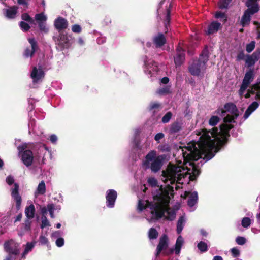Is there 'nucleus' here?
Listing matches in <instances>:
<instances>
[{
    "label": "nucleus",
    "instance_id": "obj_5",
    "mask_svg": "<svg viewBox=\"0 0 260 260\" xmlns=\"http://www.w3.org/2000/svg\"><path fill=\"white\" fill-rule=\"evenodd\" d=\"M181 171L180 167L169 164L168 168L162 171V176L166 179L169 180L171 184H173L176 180L179 181L182 178H185L188 175V174H181Z\"/></svg>",
    "mask_w": 260,
    "mask_h": 260
},
{
    "label": "nucleus",
    "instance_id": "obj_34",
    "mask_svg": "<svg viewBox=\"0 0 260 260\" xmlns=\"http://www.w3.org/2000/svg\"><path fill=\"white\" fill-rule=\"evenodd\" d=\"M220 118L218 116H212L209 120V124L215 126L220 121Z\"/></svg>",
    "mask_w": 260,
    "mask_h": 260
},
{
    "label": "nucleus",
    "instance_id": "obj_13",
    "mask_svg": "<svg viewBox=\"0 0 260 260\" xmlns=\"http://www.w3.org/2000/svg\"><path fill=\"white\" fill-rule=\"evenodd\" d=\"M152 41L156 48H159L166 44L167 39L164 34L159 32L153 38Z\"/></svg>",
    "mask_w": 260,
    "mask_h": 260
},
{
    "label": "nucleus",
    "instance_id": "obj_39",
    "mask_svg": "<svg viewBox=\"0 0 260 260\" xmlns=\"http://www.w3.org/2000/svg\"><path fill=\"white\" fill-rule=\"evenodd\" d=\"M173 116V114L171 112L169 111L167 112L165 115L162 117L161 119V122L163 123H168L171 119L172 118V117Z\"/></svg>",
    "mask_w": 260,
    "mask_h": 260
},
{
    "label": "nucleus",
    "instance_id": "obj_51",
    "mask_svg": "<svg viewBox=\"0 0 260 260\" xmlns=\"http://www.w3.org/2000/svg\"><path fill=\"white\" fill-rule=\"evenodd\" d=\"M160 108H161V104L160 103L157 102H151L149 105V110L151 111Z\"/></svg>",
    "mask_w": 260,
    "mask_h": 260
},
{
    "label": "nucleus",
    "instance_id": "obj_26",
    "mask_svg": "<svg viewBox=\"0 0 260 260\" xmlns=\"http://www.w3.org/2000/svg\"><path fill=\"white\" fill-rule=\"evenodd\" d=\"M190 165L192 166V170L191 174L189 175V178L190 181H193L197 179L201 172L199 167L194 162H190Z\"/></svg>",
    "mask_w": 260,
    "mask_h": 260
},
{
    "label": "nucleus",
    "instance_id": "obj_49",
    "mask_svg": "<svg viewBox=\"0 0 260 260\" xmlns=\"http://www.w3.org/2000/svg\"><path fill=\"white\" fill-rule=\"evenodd\" d=\"M147 181L148 184L152 187L159 186L157 180L154 177L149 178Z\"/></svg>",
    "mask_w": 260,
    "mask_h": 260
},
{
    "label": "nucleus",
    "instance_id": "obj_20",
    "mask_svg": "<svg viewBox=\"0 0 260 260\" xmlns=\"http://www.w3.org/2000/svg\"><path fill=\"white\" fill-rule=\"evenodd\" d=\"M258 0H247L246 2V6L248 7L246 10L251 12L252 13H257L259 10L258 5L257 3Z\"/></svg>",
    "mask_w": 260,
    "mask_h": 260
},
{
    "label": "nucleus",
    "instance_id": "obj_23",
    "mask_svg": "<svg viewBox=\"0 0 260 260\" xmlns=\"http://www.w3.org/2000/svg\"><path fill=\"white\" fill-rule=\"evenodd\" d=\"M259 106L257 102H253L247 108L243 116L244 119H246Z\"/></svg>",
    "mask_w": 260,
    "mask_h": 260
},
{
    "label": "nucleus",
    "instance_id": "obj_4",
    "mask_svg": "<svg viewBox=\"0 0 260 260\" xmlns=\"http://www.w3.org/2000/svg\"><path fill=\"white\" fill-rule=\"evenodd\" d=\"M164 159L163 155L157 156L155 150H151L146 155L143 166L146 169H150L152 172L156 173L162 166Z\"/></svg>",
    "mask_w": 260,
    "mask_h": 260
},
{
    "label": "nucleus",
    "instance_id": "obj_21",
    "mask_svg": "<svg viewBox=\"0 0 260 260\" xmlns=\"http://www.w3.org/2000/svg\"><path fill=\"white\" fill-rule=\"evenodd\" d=\"M69 39L64 34H60L57 44L61 49L68 48L70 46Z\"/></svg>",
    "mask_w": 260,
    "mask_h": 260
},
{
    "label": "nucleus",
    "instance_id": "obj_62",
    "mask_svg": "<svg viewBox=\"0 0 260 260\" xmlns=\"http://www.w3.org/2000/svg\"><path fill=\"white\" fill-rule=\"evenodd\" d=\"M168 216L166 217L167 219L173 220L175 217V214L174 212H167Z\"/></svg>",
    "mask_w": 260,
    "mask_h": 260
},
{
    "label": "nucleus",
    "instance_id": "obj_7",
    "mask_svg": "<svg viewBox=\"0 0 260 260\" xmlns=\"http://www.w3.org/2000/svg\"><path fill=\"white\" fill-rule=\"evenodd\" d=\"M19 245L12 240L6 241L4 244L5 250L10 254L17 255L20 253Z\"/></svg>",
    "mask_w": 260,
    "mask_h": 260
},
{
    "label": "nucleus",
    "instance_id": "obj_35",
    "mask_svg": "<svg viewBox=\"0 0 260 260\" xmlns=\"http://www.w3.org/2000/svg\"><path fill=\"white\" fill-rule=\"evenodd\" d=\"M184 219L183 217H180L177 221L176 231L178 234H179L182 232L183 228Z\"/></svg>",
    "mask_w": 260,
    "mask_h": 260
},
{
    "label": "nucleus",
    "instance_id": "obj_37",
    "mask_svg": "<svg viewBox=\"0 0 260 260\" xmlns=\"http://www.w3.org/2000/svg\"><path fill=\"white\" fill-rule=\"evenodd\" d=\"M21 18L30 24H34V19L27 13H24L21 15Z\"/></svg>",
    "mask_w": 260,
    "mask_h": 260
},
{
    "label": "nucleus",
    "instance_id": "obj_55",
    "mask_svg": "<svg viewBox=\"0 0 260 260\" xmlns=\"http://www.w3.org/2000/svg\"><path fill=\"white\" fill-rule=\"evenodd\" d=\"M246 238L243 237L238 236L236 239V242L240 245H243L246 243Z\"/></svg>",
    "mask_w": 260,
    "mask_h": 260
},
{
    "label": "nucleus",
    "instance_id": "obj_58",
    "mask_svg": "<svg viewBox=\"0 0 260 260\" xmlns=\"http://www.w3.org/2000/svg\"><path fill=\"white\" fill-rule=\"evenodd\" d=\"M64 239L61 237L57 238L56 240V245L59 247L62 246L64 245Z\"/></svg>",
    "mask_w": 260,
    "mask_h": 260
},
{
    "label": "nucleus",
    "instance_id": "obj_40",
    "mask_svg": "<svg viewBox=\"0 0 260 260\" xmlns=\"http://www.w3.org/2000/svg\"><path fill=\"white\" fill-rule=\"evenodd\" d=\"M257 90H260V82L253 84L247 91L250 94H254Z\"/></svg>",
    "mask_w": 260,
    "mask_h": 260
},
{
    "label": "nucleus",
    "instance_id": "obj_19",
    "mask_svg": "<svg viewBox=\"0 0 260 260\" xmlns=\"http://www.w3.org/2000/svg\"><path fill=\"white\" fill-rule=\"evenodd\" d=\"M172 6L170 4L169 7L166 9V14L164 19V24L165 26V34H167L169 30L171 20V9Z\"/></svg>",
    "mask_w": 260,
    "mask_h": 260
},
{
    "label": "nucleus",
    "instance_id": "obj_63",
    "mask_svg": "<svg viewBox=\"0 0 260 260\" xmlns=\"http://www.w3.org/2000/svg\"><path fill=\"white\" fill-rule=\"evenodd\" d=\"M248 87L245 86L244 85L241 84L240 86V89L239 90V93L240 95H242L244 91L246 90V89Z\"/></svg>",
    "mask_w": 260,
    "mask_h": 260
},
{
    "label": "nucleus",
    "instance_id": "obj_59",
    "mask_svg": "<svg viewBox=\"0 0 260 260\" xmlns=\"http://www.w3.org/2000/svg\"><path fill=\"white\" fill-rule=\"evenodd\" d=\"M245 57V54L243 51L239 52L237 54L236 60L238 61L244 60Z\"/></svg>",
    "mask_w": 260,
    "mask_h": 260
},
{
    "label": "nucleus",
    "instance_id": "obj_56",
    "mask_svg": "<svg viewBox=\"0 0 260 260\" xmlns=\"http://www.w3.org/2000/svg\"><path fill=\"white\" fill-rule=\"evenodd\" d=\"M72 30L75 33H80L82 30L81 27L78 24H74L72 26Z\"/></svg>",
    "mask_w": 260,
    "mask_h": 260
},
{
    "label": "nucleus",
    "instance_id": "obj_42",
    "mask_svg": "<svg viewBox=\"0 0 260 260\" xmlns=\"http://www.w3.org/2000/svg\"><path fill=\"white\" fill-rule=\"evenodd\" d=\"M246 63V66L247 68H250L252 66H253L255 62L253 59H252L250 55H247L246 56V58L245 60Z\"/></svg>",
    "mask_w": 260,
    "mask_h": 260
},
{
    "label": "nucleus",
    "instance_id": "obj_44",
    "mask_svg": "<svg viewBox=\"0 0 260 260\" xmlns=\"http://www.w3.org/2000/svg\"><path fill=\"white\" fill-rule=\"evenodd\" d=\"M251 224V220L249 217H244L241 221V225L243 228H247Z\"/></svg>",
    "mask_w": 260,
    "mask_h": 260
},
{
    "label": "nucleus",
    "instance_id": "obj_18",
    "mask_svg": "<svg viewBox=\"0 0 260 260\" xmlns=\"http://www.w3.org/2000/svg\"><path fill=\"white\" fill-rule=\"evenodd\" d=\"M254 78V70L253 69H249L248 71H246L245 74L242 84L247 87H248L250 83L253 81Z\"/></svg>",
    "mask_w": 260,
    "mask_h": 260
},
{
    "label": "nucleus",
    "instance_id": "obj_24",
    "mask_svg": "<svg viewBox=\"0 0 260 260\" xmlns=\"http://www.w3.org/2000/svg\"><path fill=\"white\" fill-rule=\"evenodd\" d=\"M254 14L246 10L245 11L240 21L241 24L243 27H245L249 24L251 20V15Z\"/></svg>",
    "mask_w": 260,
    "mask_h": 260
},
{
    "label": "nucleus",
    "instance_id": "obj_33",
    "mask_svg": "<svg viewBox=\"0 0 260 260\" xmlns=\"http://www.w3.org/2000/svg\"><path fill=\"white\" fill-rule=\"evenodd\" d=\"M158 236V232L157 230L153 228L149 229L148 232V237L150 239H155Z\"/></svg>",
    "mask_w": 260,
    "mask_h": 260
},
{
    "label": "nucleus",
    "instance_id": "obj_6",
    "mask_svg": "<svg viewBox=\"0 0 260 260\" xmlns=\"http://www.w3.org/2000/svg\"><path fill=\"white\" fill-rule=\"evenodd\" d=\"M27 148V145L26 144L18 147L19 154L21 155L22 161L26 166L29 167L32 164L35 156L32 151Z\"/></svg>",
    "mask_w": 260,
    "mask_h": 260
},
{
    "label": "nucleus",
    "instance_id": "obj_25",
    "mask_svg": "<svg viewBox=\"0 0 260 260\" xmlns=\"http://www.w3.org/2000/svg\"><path fill=\"white\" fill-rule=\"evenodd\" d=\"M18 7L13 6L6 10L5 16L9 19H14L18 12Z\"/></svg>",
    "mask_w": 260,
    "mask_h": 260
},
{
    "label": "nucleus",
    "instance_id": "obj_14",
    "mask_svg": "<svg viewBox=\"0 0 260 260\" xmlns=\"http://www.w3.org/2000/svg\"><path fill=\"white\" fill-rule=\"evenodd\" d=\"M44 72L41 68L38 70L36 67H34L31 73L30 76L32 79L33 83H37L39 80L44 78Z\"/></svg>",
    "mask_w": 260,
    "mask_h": 260
},
{
    "label": "nucleus",
    "instance_id": "obj_27",
    "mask_svg": "<svg viewBox=\"0 0 260 260\" xmlns=\"http://www.w3.org/2000/svg\"><path fill=\"white\" fill-rule=\"evenodd\" d=\"M183 243V239L181 236H179L176 241L175 243V249H171V253H173L174 251H175V253L176 254L178 255L179 254L181 247L182 246Z\"/></svg>",
    "mask_w": 260,
    "mask_h": 260
},
{
    "label": "nucleus",
    "instance_id": "obj_36",
    "mask_svg": "<svg viewBox=\"0 0 260 260\" xmlns=\"http://www.w3.org/2000/svg\"><path fill=\"white\" fill-rule=\"evenodd\" d=\"M32 218H27L25 219L24 222L23 223V225L24 226V229L25 231H30L31 230V219Z\"/></svg>",
    "mask_w": 260,
    "mask_h": 260
},
{
    "label": "nucleus",
    "instance_id": "obj_28",
    "mask_svg": "<svg viewBox=\"0 0 260 260\" xmlns=\"http://www.w3.org/2000/svg\"><path fill=\"white\" fill-rule=\"evenodd\" d=\"M198 198V195L197 192L193 191L191 193L187 201V205L190 207H193L197 203Z\"/></svg>",
    "mask_w": 260,
    "mask_h": 260
},
{
    "label": "nucleus",
    "instance_id": "obj_45",
    "mask_svg": "<svg viewBox=\"0 0 260 260\" xmlns=\"http://www.w3.org/2000/svg\"><path fill=\"white\" fill-rule=\"evenodd\" d=\"M250 56L251 57L252 59H253L255 62L258 61L259 58H260V48L256 49Z\"/></svg>",
    "mask_w": 260,
    "mask_h": 260
},
{
    "label": "nucleus",
    "instance_id": "obj_22",
    "mask_svg": "<svg viewBox=\"0 0 260 260\" xmlns=\"http://www.w3.org/2000/svg\"><path fill=\"white\" fill-rule=\"evenodd\" d=\"M221 27L220 23L217 21H213L208 26L207 34L209 35L217 32Z\"/></svg>",
    "mask_w": 260,
    "mask_h": 260
},
{
    "label": "nucleus",
    "instance_id": "obj_41",
    "mask_svg": "<svg viewBox=\"0 0 260 260\" xmlns=\"http://www.w3.org/2000/svg\"><path fill=\"white\" fill-rule=\"evenodd\" d=\"M198 249L202 252H206L208 250L207 244L203 241L200 242L197 245Z\"/></svg>",
    "mask_w": 260,
    "mask_h": 260
},
{
    "label": "nucleus",
    "instance_id": "obj_32",
    "mask_svg": "<svg viewBox=\"0 0 260 260\" xmlns=\"http://www.w3.org/2000/svg\"><path fill=\"white\" fill-rule=\"evenodd\" d=\"M46 192V186L45 182L44 181H42L40 183H39L37 188V193L39 194L43 195Z\"/></svg>",
    "mask_w": 260,
    "mask_h": 260
},
{
    "label": "nucleus",
    "instance_id": "obj_48",
    "mask_svg": "<svg viewBox=\"0 0 260 260\" xmlns=\"http://www.w3.org/2000/svg\"><path fill=\"white\" fill-rule=\"evenodd\" d=\"M19 26L21 27V29L24 31H27L30 28V26H29V25L24 21H21L19 23Z\"/></svg>",
    "mask_w": 260,
    "mask_h": 260
},
{
    "label": "nucleus",
    "instance_id": "obj_3",
    "mask_svg": "<svg viewBox=\"0 0 260 260\" xmlns=\"http://www.w3.org/2000/svg\"><path fill=\"white\" fill-rule=\"evenodd\" d=\"M209 50L207 46L203 50L198 59L193 60L188 66V71L193 76H198L202 71L206 69V63L209 60Z\"/></svg>",
    "mask_w": 260,
    "mask_h": 260
},
{
    "label": "nucleus",
    "instance_id": "obj_15",
    "mask_svg": "<svg viewBox=\"0 0 260 260\" xmlns=\"http://www.w3.org/2000/svg\"><path fill=\"white\" fill-rule=\"evenodd\" d=\"M183 123L181 120L177 119L172 122L170 125L168 130L170 134H175L179 133L182 129Z\"/></svg>",
    "mask_w": 260,
    "mask_h": 260
},
{
    "label": "nucleus",
    "instance_id": "obj_9",
    "mask_svg": "<svg viewBox=\"0 0 260 260\" xmlns=\"http://www.w3.org/2000/svg\"><path fill=\"white\" fill-rule=\"evenodd\" d=\"M185 51L178 44L176 49V55L174 57V60L176 66H180L185 59Z\"/></svg>",
    "mask_w": 260,
    "mask_h": 260
},
{
    "label": "nucleus",
    "instance_id": "obj_47",
    "mask_svg": "<svg viewBox=\"0 0 260 260\" xmlns=\"http://www.w3.org/2000/svg\"><path fill=\"white\" fill-rule=\"evenodd\" d=\"M215 17L217 19H223L224 22H225L227 20V16H226L225 13L222 12L221 11L217 12L215 13Z\"/></svg>",
    "mask_w": 260,
    "mask_h": 260
},
{
    "label": "nucleus",
    "instance_id": "obj_16",
    "mask_svg": "<svg viewBox=\"0 0 260 260\" xmlns=\"http://www.w3.org/2000/svg\"><path fill=\"white\" fill-rule=\"evenodd\" d=\"M190 151V153L187 154L186 156H185V154L183 153V157L188 159L190 161H197L200 158H201V155L199 153V150L197 148H193V151L192 150L191 148L188 150Z\"/></svg>",
    "mask_w": 260,
    "mask_h": 260
},
{
    "label": "nucleus",
    "instance_id": "obj_61",
    "mask_svg": "<svg viewBox=\"0 0 260 260\" xmlns=\"http://www.w3.org/2000/svg\"><path fill=\"white\" fill-rule=\"evenodd\" d=\"M165 137V135L162 133H158L156 134L154 137V139L156 141H159Z\"/></svg>",
    "mask_w": 260,
    "mask_h": 260
},
{
    "label": "nucleus",
    "instance_id": "obj_1",
    "mask_svg": "<svg viewBox=\"0 0 260 260\" xmlns=\"http://www.w3.org/2000/svg\"><path fill=\"white\" fill-rule=\"evenodd\" d=\"M223 122L225 123L220 125V131L216 127H214L211 131L202 130L203 133L199 140V147L201 149H210L215 146L220 149L227 144L230 136L229 132L234 127L231 123L236 121L228 114L224 117Z\"/></svg>",
    "mask_w": 260,
    "mask_h": 260
},
{
    "label": "nucleus",
    "instance_id": "obj_17",
    "mask_svg": "<svg viewBox=\"0 0 260 260\" xmlns=\"http://www.w3.org/2000/svg\"><path fill=\"white\" fill-rule=\"evenodd\" d=\"M68 24V21L61 17H59L56 19L54 23L55 28L59 31L67 28Z\"/></svg>",
    "mask_w": 260,
    "mask_h": 260
},
{
    "label": "nucleus",
    "instance_id": "obj_12",
    "mask_svg": "<svg viewBox=\"0 0 260 260\" xmlns=\"http://www.w3.org/2000/svg\"><path fill=\"white\" fill-rule=\"evenodd\" d=\"M168 247V237L167 235L164 234L160 238L159 242L156 248V256H158L163 250Z\"/></svg>",
    "mask_w": 260,
    "mask_h": 260
},
{
    "label": "nucleus",
    "instance_id": "obj_52",
    "mask_svg": "<svg viewBox=\"0 0 260 260\" xmlns=\"http://www.w3.org/2000/svg\"><path fill=\"white\" fill-rule=\"evenodd\" d=\"M39 243L42 245H48L49 244V241H48V239L45 236H44L43 235H41L39 237Z\"/></svg>",
    "mask_w": 260,
    "mask_h": 260
},
{
    "label": "nucleus",
    "instance_id": "obj_57",
    "mask_svg": "<svg viewBox=\"0 0 260 260\" xmlns=\"http://www.w3.org/2000/svg\"><path fill=\"white\" fill-rule=\"evenodd\" d=\"M49 222L47 220V218L45 216L44 218L42 219V223L41 224V228L44 229L45 227L47 226H49Z\"/></svg>",
    "mask_w": 260,
    "mask_h": 260
},
{
    "label": "nucleus",
    "instance_id": "obj_10",
    "mask_svg": "<svg viewBox=\"0 0 260 260\" xmlns=\"http://www.w3.org/2000/svg\"><path fill=\"white\" fill-rule=\"evenodd\" d=\"M117 197V193L114 189H109L106 192V205L109 208H113Z\"/></svg>",
    "mask_w": 260,
    "mask_h": 260
},
{
    "label": "nucleus",
    "instance_id": "obj_31",
    "mask_svg": "<svg viewBox=\"0 0 260 260\" xmlns=\"http://www.w3.org/2000/svg\"><path fill=\"white\" fill-rule=\"evenodd\" d=\"M156 93L160 95H164L171 93L170 86L167 85L157 89Z\"/></svg>",
    "mask_w": 260,
    "mask_h": 260
},
{
    "label": "nucleus",
    "instance_id": "obj_64",
    "mask_svg": "<svg viewBox=\"0 0 260 260\" xmlns=\"http://www.w3.org/2000/svg\"><path fill=\"white\" fill-rule=\"evenodd\" d=\"M47 210L49 212H54V210H55V206L53 204H49L47 206Z\"/></svg>",
    "mask_w": 260,
    "mask_h": 260
},
{
    "label": "nucleus",
    "instance_id": "obj_46",
    "mask_svg": "<svg viewBox=\"0 0 260 260\" xmlns=\"http://www.w3.org/2000/svg\"><path fill=\"white\" fill-rule=\"evenodd\" d=\"M231 0H221L218 3V7L220 9H226L228 8Z\"/></svg>",
    "mask_w": 260,
    "mask_h": 260
},
{
    "label": "nucleus",
    "instance_id": "obj_8",
    "mask_svg": "<svg viewBox=\"0 0 260 260\" xmlns=\"http://www.w3.org/2000/svg\"><path fill=\"white\" fill-rule=\"evenodd\" d=\"M28 41L29 43L30 44L31 47V48H30L29 47H27L25 49L23 52V56L25 58H31L34 56L35 52L38 49V46L37 44V42H36L34 38H29L28 39Z\"/></svg>",
    "mask_w": 260,
    "mask_h": 260
},
{
    "label": "nucleus",
    "instance_id": "obj_54",
    "mask_svg": "<svg viewBox=\"0 0 260 260\" xmlns=\"http://www.w3.org/2000/svg\"><path fill=\"white\" fill-rule=\"evenodd\" d=\"M38 25L39 29L41 31L44 32H47L48 31V28L46 27V23L45 22H39Z\"/></svg>",
    "mask_w": 260,
    "mask_h": 260
},
{
    "label": "nucleus",
    "instance_id": "obj_60",
    "mask_svg": "<svg viewBox=\"0 0 260 260\" xmlns=\"http://www.w3.org/2000/svg\"><path fill=\"white\" fill-rule=\"evenodd\" d=\"M6 182L9 185H12L14 183V179L12 176H8L6 178Z\"/></svg>",
    "mask_w": 260,
    "mask_h": 260
},
{
    "label": "nucleus",
    "instance_id": "obj_30",
    "mask_svg": "<svg viewBox=\"0 0 260 260\" xmlns=\"http://www.w3.org/2000/svg\"><path fill=\"white\" fill-rule=\"evenodd\" d=\"M224 108L226 110L227 112H229L231 113L238 111V109L236 105L233 103H226L224 105Z\"/></svg>",
    "mask_w": 260,
    "mask_h": 260
},
{
    "label": "nucleus",
    "instance_id": "obj_50",
    "mask_svg": "<svg viewBox=\"0 0 260 260\" xmlns=\"http://www.w3.org/2000/svg\"><path fill=\"white\" fill-rule=\"evenodd\" d=\"M255 42L251 41L250 43L247 44L246 46V51L248 53L252 52L255 48Z\"/></svg>",
    "mask_w": 260,
    "mask_h": 260
},
{
    "label": "nucleus",
    "instance_id": "obj_38",
    "mask_svg": "<svg viewBox=\"0 0 260 260\" xmlns=\"http://www.w3.org/2000/svg\"><path fill=\"white\" fill-rule=\"evenodd\" d=\"M35 242H28L26 245L25 249L23 253V256L26 255L29 251H31L35 246Z\"/></svg>",
    "mask_w": 260,
    "mask_h": 260
},
{
    "label": "nucleus",
    "instance_id": "obj_43",
    "mask_svg": "<svg viewBox=\"0 0 260 260\" xmlns=\"http://www.w3.org/2000/svg\"><path fill=\"white\" fill-rule=\"evenodd\" d=\"M35 19L38 23L39 22H45L47 20V17L43 13H41L36 14Z\"/></svg>",
    "mask_w": 260,
    "mask_h": 260
},
{
    "label": "nucleus",
    "instance_id": "obj_29",
    "mask_svg": "<svg viewBox=\"0 0 260 260\" xmlns=\"http://www.w3.org/2000/svg\"><path fill=\"white\" fill-rule=\"evenodd\" d=\"M35 213V208L33 204L27 206L25 209V214L27 218H33Z\"/></svg>",
    "mask_w": 260,
    "mask_h": 260
},
{
    "label": "nucleus",
    "instance_id": "obj_53",
    "mask_svg": "<svg viewBox=\"0 0 260 260\" xmlns=\"http://www.w3.org/2000/svg\"><path fill=\"white\" fill-rule=\"evenodd\" d=\"M232 255L233 257L236 258L240 255V251L236 247H233L230 250Z\"/></svg>",
    "mask_w": 260,
    "mask_h": 260
},
{
    "label": "nucleus",
    "instance_id": "obj_11",
    "mask_svg": "<svg viewBox=\"0 0 260 260\" xmlns=\"http://www.w3.org/2000/svg\"><path fill=\"white\" fill-rule=\"evenodd\" d=\"M19 185L18 183H14V187L12 189L11 196L16 202V207L17 210L21 208L22 198L19 193Z\"/></svg>",
    "mask_w": 260,
    "mask_h": 260
},
{
    "label": "nucleus",
    "instance_id": "obj_2",
    "mask_svg": "<svg viewBox=\"0 0 260 260\" xmlns=\"http://www.w3.org/2000/svg\"><path fill=\"white\" fill-rule=\"evenodd\" d=\"M174 189L173 187L167 185L165 187H163L161 185L158 190L157 194L153 196L154 200L157 201L158 202L153 203L146 201L145 205L143 201L139 200L138 208L140 211H142L144 209L148 208L151 210V213L155 216L157 219L162 218L164 216L166 212L165 206L161 203H168L170 202V194L173 196Z\"/></svg>",
    "mask_w": 260,
    "mask_h": 260
}]
</instances>
